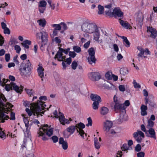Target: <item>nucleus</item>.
<instances>
[{
    "mask_svg": "<svg viewBox=\"0 0 157 157\" xmlns=\"http://www.w3.org/2000/svg\"><path fill=\"white\" fill-rule=\"evenodd\" d=\"M141 150V146L139 144H138L135 147V150L136 152L140 151Z\"/></svg>",
    "mask_w": 157,
    "mask_h": 157,
    "instance_id": "obj_51",
    "label": "nucleus"
},
{
    "mask_svg": "<svg viewBox=\"0 0 157 157\" xmlns=\"http://www.w3.org/2000/svg\"><path fill=\"white\" fill-rule=\"evenodd\" d=\"M42 104V102L40 101H39L37 104L33 103V105H32L33 106V111L28 108L26 109L25 111L29 117L32 116L33 113L34 115L36 116H39L40 113V115L42 116L41 114H44V111H41L43 109Z\"/></svg>",
    "mask_w": 157,
    "mask_h": 157,
    "instance_id": "obj_2",
    "label": "nucleus"
},
{
    "mask_svg": "<svg viewBox=\"0 0 157 157\" xmlns=\"http://www.w3.org/2000/svg\"><path fill=\"white\" fill-rule=\"evenodd\" d=\"M0 137L2 139H4L6 137V135L2 131V129L0 127Z\"/></svg>",
    "mask_w": 157,
    "mask_h": 157,
    "instance_id": "obj_44",
    "label": "nucleus"
},
{
    "mask_svg": "<svg viewBox=\"0 0 157 157\" xmlns=\"http://www.w3.org/2000/svg\"><path fill=\"white\" fill-rule=\"evenodd\" d=\"M101 102H94L92 104V107L93 109H98V108L99 103Z\"/></svg>",
    "mask_w": 157,
    "mask_h": 157,
    "instance_id": "obj_43",
    "label": "nucleus"
},
{
    "mask_svg": "<svg viewBox=\"0 0 157 157\" xmlns=\"http://www.w3.org/2000/svg\"><path fill=\"white\" fill-rule=\"evenodd\" d=\"M73 49L75 52H76L77 53L80 52L81 51V48L77 46H75L73 47Z\"/></svg>",
    "mask_w": 157,
    "mask_h": 157,
    "instance_id": "obj_47",
    "label": "nucleus"
},
{
    "mask_svg": "<svg viewBox=\"0 0 157 157\" xmlns=\"http://www.w3.org/2000/svg\"><path fill=\"white\" fill-rule=\"evenodd\" d=\"M31 44V41L28 40H25L22 43H21L22 45L25 48L28 49L29 48V45H30Z\"/></svg>",
    "mask_w": 157,
    "mask_h": 157,
    "instance_id": "obj_28",
    "label": "nucleus"
},
{
    "mask_svg": "<svg viewBox=\"0 0 157 157\" xmlns=\"http://www.w3.org/2000/svg\"><path fill=\"white\" fill-rule=\"evenodd\" d=\"M138 50L140 51V52L138 54V60L140 61V59H139V57H142V55L144 53L146 55H150L151 54V52L149 51V49L147 48H146L145 49H144L140 47L139 48H137Z\"/></svg>",
    "mask_w": 157,
    "mask_h": 157,
    "instance_id": "obj_14",
    "label": "nucleus"
},
{
    "mask_svg": "<svg viewBox=\"0 0 157 157\" xmlns=\"http://www.w3.org/2000/svg\"><path fill=\"white\" fill-rule=\"evenodd\" d=\"M144 17L143 15L141 13H138L137 16L136 21L138 22L141 23L143 21Z\"/></svg>",
    "mask_w": 157,
    "mask_h": 157,
    "instance_id": "obj_34",
    "label": "nucleus"
},
{
    "mask_svg": "<svg viewBox=\"0 0 157 157\" xmlns=\"http://www.w3.org/2000/svg\"><path fill=\"white\" fill-rule=\"evenodd\" d=\"M76 126L74 125L71 126L67 128L66 130L68 132L70 133V134H72L76 129Z\"/></svg>",
    "mask_w": 157,
    "mask_h": 157,
    "instance_id": "obj_30",
    "label": "nucleus"
},
{
    "mask_svg": "<svg viewBox=\"0 0 157 157\" xmlns=\"http://www.w3.org/2000/svg\"><path fill=\"white\" fill-rule=\"evenodd\" d=\"M76 54L74 52H69V55L71 57L74 58L75 57L76 55Z\"/></svg>",
    "mask_w": 157,
    "mask_h": 157,
    "instance_id": "obj_55",
    "label": "nucleus"
},
{
    "mask_svg": "<svg viewBox=\"0 0 157 157\" xmlns=\"http://www.w3.org/2000/svg\"><path fill=\"white\" fill-rule=\"evenodd\" d=\"M89 54V56L87 58V60L89 63L92 64L93 63H95L96 59L94 55L95 54V51L93 48H90L88 51Z\"/></svg>",
    "mask_w": 157,
    "mask_h": 157,
    "instance_id": "obj_9",
    "label": "nucleus"
},
{
    "mask_svg": "<svg viewBox=\"0 0 157 157\" xmlns=\"http://www.w3.org/2000/svg\"><path fill=\"white\" fill-rule=\"evenodd\" d=\"M120 102L118 100L117 97L116 95H114L113 97V102H112L110 104V106L111 107H113L114 104H115L116 103H117Z\"/></svg>",
    "mask_w": 157,
    "mask_h": 157,
    "instance_id": "obj_36",
    "label": "nucleus"
},
{
    "mask_svg": "<svg viewBox=\"0 0 157 157\" xmlns=\"http://www.w3.org/2000/svg\"><path fill=\"white\" fill-rule=\"evenodd\" d=\"M53 114L55 115V117L57 118H59V120L60 122L63 125H65V124H69L70 121H72L70 118L69 120L65 119L64 116L63 114L59 112V116H58L57 112L56 110L53 113Z\"/></svg>",
    "mask_w": 157,
    "mask_h": 157,
    "instance_id": "obj_7",
    "label": "nucleus"
},
{
    "mask_svg": "<svg viewBox=\"0 0 157 157\" xmlns=\"http://www.w3.org/2000/svg\"><path fill=\"white\" fill-rule=\"evenodd\" d=\"M140 109L141 110V114L142 116H145L147 114V108L146 105H141L140 107Z\"/></svg>",
    "mask_w": 157,
    "mask_h": 157,
    "instance_id": "obj_23",
    "label": "nucleus"
},
{
    "mask_svg": "<svg viewBox=\"0 0 157 157\" xmlns=\"http://www.w3.org/2000/svg\"><path fill=\"white\" fill-rule=\"evenodd\" d=\"M76 130L79 134L81 136L84 138L83 135L85 134L84 131L82 129L85 127V125L83 123L80 122L78 124L75 125Z\"/></svg>",
    "mask_w": 157,
    "mask_h": 157,
    "instance_id": "obj_11",
    "label": "nucleus"
},
{
    "mask_svg": "<svg viewBox=\"0 0 157 157\" xmlns=\"http://www.w3.org/2000/svg\"><path fill=\"white\" fill-rule=\"evenodd\" d=\"M94 146L95 148L98 149L100 148L101 145L100 143H99L97 138H95L94 139Z\"/></svg>",
    "mask_w": 157,
    "mask_h": 157,
    "instance_id": "obj_35",
    "label": "nucleus"
},
{
    "mask_svg": "<svg viewBox=\"0 0 157 157\" xmlns=\"http://www.w3.org/2000/svg\"><path fill=\"white\" fill-rule=\"evenodd\" d=\"M147 32L151 33L150 36L153 39H155L157 36L156 30L152 27H147Z\"/></svg>",
    "mask_w": 157,
    "mask_h": 157,
    "instance_id": "obj_15",
    "label": "nucleus"
},
{
    "mask_svg": "<svg viewBox=\"0 0 157 157\" xmlns=\"http://www.w3.org/2000/svg\"><path fill=\"white\" fill-rule=\"evenodd\" d=\"M120 74L123 75H126L128 73V70L126 68H121L120 70Z\"/></svg>",
    "mask_w": 157,
    "mask_h": 157,
    "instance_id": "obj_39",
    "label": "nucleus"
},
{
    "mask_svg": "<svg viewBox=\"0 0 157 157\" xmlns=\"http://www.w3.org/2000/svg\"><path fill=\"white\" fill-rule=\"evenodd\" d=\"M88 124H86V126L88 127L89 126H91L92 124V121L91 118L90 117H89L87 119Z\"/></svg>",
    "mask_w": 157,
    "mask_h": 157,
    "instance_id": "obj_52",
    "label": "nucleus"
},
{
    "mask_svg": "<svg viewBox=\"0 0 157 157\" xmlns=\"http://www.w3.org/2000/svg\"><path fill=\"white\" fill-rule=\"evenodd\" d=\"M94 33V39L95 41H98L100 43H101L102 42L101 40H99V39L100 37V33L99 32V30L97 28V30H95L93 33Z\"/></svg>",
    "mask_w": 157,
    "mask_h": 157,
    "instance_id": "obj_19",
    "label": "nucleus"
},
{
    "mask_svg": "<svg viewBox=\"0 0 157 157\" xmlns=\"http://www.w3.org/2000/svg\"><path fill=\"white\" fill-rule=\"evenodd\" d=\"M25 90L26 91L27 94L30 95V96L34 95V91L32 89H25Z\"/></svg>",
    "mask_w": 157,
    "mask_h": 157,
    "instance_id": "obj_48",
    "label": "nucleus"
},
{
    "mask_svg": "<svg viewBox=\"0 0 157 157\" xmlns=\"http://www.w3.org/2000/svg\"><path fill=\"white\" fill-rule=\"evenodd\" d=\"M18 57V56H15L14 57L13 60L14 62L16 63V64L18 65L19 64V62L18 60L17 59V57Z\"/></svg>",
    "mask_w": 157,
    "mask_h": 157,
    "instance_id": "obj_62",
    "label": "nucleus"
},
{
    "mask_svg": "<svg viewBox=\"0 0 157 157\" xmlns=\"http://www.w3.org/2000/svg\"><path fill=\"white\" fill-rule=\"evenodd\" d=\"M149 105L151 107H152L153 108H155V107H156L155 104L153 101H149Z\"/></svg>",
    "mask_w": 157,
    "mask_h": 157,
    "instance_id": "obj_61",
    "label": "nucleus"
},
{
    "mask_svg": "<svg viewBox=\"0 0 157 157\" xmlns=\"http://www.w3.org/2000/svg\"><path fill=\"white\" fill-rule=\"evenodd\" d=\"M145 153L144 152L141 151L137 154V157H144Z\"/></svg>",
    "mask_w": 157,
    "mask_h": 157,
    "instance_id": "obj_57",
    "label": "nucleus"
},
{
    "mask_svg": "<svg viewBox=\"0 0 157 157\" xmlns=\"http://www.w3.org/2000/svg\"><path fill=\"white\" fill-rule=\"evenodd\" d=\"M29 123H26L25 124V127H26V131L24 132V133L25 136H29V135L30 134L29 130L30 129V127L29 126Z\"/></svg>",
    "mask_w": 157,
    "mask_h": 157,
    "instance_id": "obj_27",
    "label": "nucleus"
},
{
    "mask_svg": "<svg viewBox=\"0 0 157 157\" xmlns=\"http://www.w3.org/2000/svg\"><path fill=\"white\" fill-rule=\"evenodd\" d=\"M89 78L93 81H98L101 78L99 73L98 72H91L88 74Z\"/></svg>",
    "mask_w": 157,
    "mask_h": 157,
    "instance_id": "obj_12",
    "label": "nucleus"
},
{
    "mask_svg": "<svg viewBox=\"0 0 157 157\" xmlns=\"http://www.w3.org/2000/svg\"><path fill=\"white\" fill-rule=\"evenodd\" d=\"M133 84L135 88H140L141 86L140 85L136 82L135 80L133 81Z\"/></svg>",
    "mask_w": 157,
    "mask_h": 157,
    "instance_id": "obj_56",
    "label": "nucleus"
},
{
    "mask_svg": "<svg viewBox=\"0 0 157 157\" xmlns=\"http://www.w3.org/2000/svg\"><path fill=\"white\" fill-rule=\"evenodd\" d=\"M82 29L84 32L92 33L97 30L98 27L95 23L84 22L82 25Z\"/></svg>",
    "mask_w": 157,
    "mask_h": 157,
    "instance_id": "obj_4",
    "label": "nucleus"
},
{
    "mask_svg": "<svg viewBox=\"0 0 157 157\" xmlns=\"http://www.w3.org/2000/svg\"><path fill=\"white\" fill-rule=\"evenodd\" d=\"M109 112L108 109L105 107H103L101 108V113L102 115L106 114Z\"/></svg>",
    "mask_w": 157,
    "mask_h": 157,
    "instance_id": "obj_33",
    "label": "nucleus"
},
{
    "mask_svg": "<svg viewBox=\"0 0 157 157\" xmlns=\"http://www.w3.org/2000/svg\"><path fill=\"white\" fill-rule=\"evenodd\" d=\"M121 38L123 40V41L126 44V45H125V46L127 47H129L130 46V43L129 41L128 40L127 38L124 36H122Z\"/></svg>",
    "mask_w": 157,
    "mask_h": 157,
    "instance_id": "obj_41",
    "label": "nucleus"
},
{
    "mask_svg": "<svg viewBox=\"0 0 157 157\" xmlns=\"http://www.w3.org/2000/svg\"><path fill=\"white\" fill-rule=\"evenodd\" d=\"M46 8H44L42 7H39V11L41 13H43L45 10Z\"/></svg>",
    "mask_w": 157,
    "mask_h": 157,
    "instance_id": "obj_63",
    "label": "nucleus"
},
{
    "mask_svg": "<svg viewBox=\"0 0 157 157\" xmlns=\"http://www.w3.org/2000/svg\"><path fill=\"white\" fill-rule=\"evenodd\" d=\"M70 50V48H68L67 49H64L60 48H59V51H60L62 53L63 52L66 54H68Z\"/></svg>",
    "mask_w": 157,
    "mask_h": 157,
    "instance_id": "obj_45",
    "label": "nucleus"
},
{
    "mask_svg": "<svg viewBox=\"0 0 157 157\" xmlns=\"http://www.w3.org/2000/svg\"><path fill=\"white\" fill-rule=\"evenodd\" d=\"M52 140L53 142L54 143H56L58 142V137L56 136H53L52 138Z\"/></svg>",
    "mask_w": 157,
    "mask_h": 157,
    "instance_id": "obj_54",
    "label": "nucleus"
},
{
    "mask_svg": "<svg viewBox=\"0 0 157 157\" xmlns=\"http://www.w3.org/2000/svg\"><path fill=\"white\" fill-rule=\"evenodd\" d=\"M44 69L42 67L40 66L37 69V71L38 73L39 76L40 78H42L41 79L42 81L43 80L42 78L44 76Z\"/></svg>",
    "mask_w": 157,
    "mask_h": 157,
    "instance_id": "obj_25",
    "label": "nucleus"
},
{
    "mask_svg": "<svg viewBox=\"0 0 157 157\" xmlns=\"http://www.w3.org/2000/svg\"><path fill=\"white\" fill-rule=\"evenodd\" d=\"M48 127V124H46L42 128H40V129L38 133L39 134L38 136H42V139L44 141L47 140H48V138L46 136H48L50 137L53 134V128H51L48 129L47 128Z\"/></svg>",
    "mask_w": 157,
    "mask_h": 157,
    "instance_id": "obj_3",
    "label": "nucleus"
},
{
    "mask_svg": "<svg viewBox=\"0 0 157 157\" xmlns=\"http://www.w3.org/2000/svg\"><path fill=\"white\" fill-rule=\"evenodd\" d=\"M133 136L136 140L139 143H140L142 138L145 137L144 133L140 130H137V132H134Z\"/></svg>",
    "mask_w": 157,
    "mask_h": 157,
    "instance_id": "obj_10",
    "label": "nucleus"
},
{
    "mask_svg": "<svg viewBox=\"0 0 157 157\" xmlns=\"http://www.w3.org/2000/svg\"><path fill=\"white\" fill-rule=\"evenodd\" d=\"M32 69V64L29 60H27L21 63L19 69L21 76L27 77L31 74Z\"/></svg>",
    "mask_w": 157,
    "mask_h": 157,
    "instance_id": "obj_1",
    "label": "nucleus"
},
{
    "mask_svg": "<svg viewBox=\"0 0 157 157\" xmlns=\"http://www.w3.org/2000/svg\"><path fill=\"white\" fill-rule=\"evenodd\" d=\"M4 29V34H10V30L8 28H6Z\"/></svg>",
    "mask_w": 157,
    "mask_h": 157,
    "instance_id": "obj_60",
    "label": "nucleus"
},
{
    "mask_svg": "<svg viewBox=\"0 0 157 157\" xmlns=\"http://www.w3.org/2000/svg\"><path fill=\"white\" fill-rule=\"evenodd\" d=\"M78 66V64L76 61H73L71 64V68L73 70H75Z\"/></svg>",
    "mask_w": 157,
    "mask_h": 157,
    "instance_id": "obj_49",
    "label": "nucleus"
},
{
    "mask_svg": "<svg viewBox=\"0 0 157 157\" xmlns=\"http://www.w3.org/2000/svg\"><path fill=\"white\" fill-rule=\"evenodd\" d=\"M147 132H148L150 135V136L147 135V137L153 138L155 140L156 139L155 132L153 128H149Z\"/></svg>",
    "mask_w": 157,
    "mask_h": 157,
    "instance_id": "obj_21",
    "label": "nucleus"
},
{
    "mask_svg": "<svg viewBox=\"0 0 157 157\" xmlns=\"http://www.w3.org/2000/svg\"><path fill=\"white\" fill-rule=\"evenodd\" d=\"M98 13L99 14H102L104 11V8L103 6H101L100 5H99L98 6Z\"/></svg>",
    "mask_w": 157,
    "mask_h": 157,
    "instance_id": "obj_40",
    "label": "nucleus"
},
{
    "mask_svg": "<svg viewBox=\"0 0 157 157\" xmlns=\"http://www.w3.org/2000/svg\"><path fill=\"white\" fill-rule=\"evenodd\" d=\"M104 86L105 88L108 90H113L115 89V86L110 82H109L108 84H105Z\"/></svg>",
    "mask_w": 157,
    "mask_h": 157,
    "instance_id": "obj_26",
    "label": "nucleus"
},
{
    "mask_svg": "<svg viewBox=\"0 0 157 157\" xmlns=\"http://www.w3.org/2000/svg\"><path fill=\"white\" fill-rule=\"evenodd\" d=\"M120 24L123 27L126 29H130L129 27L130 26V25L126 22H124L123 20H120Z\"/></svg>",
    "mask_w": 157,
    "mask_h": 157,
    "instance_id": "obj_32",
    "label": "nucleus"
},
{
    "mask_svg": "<svg viewBox=\"0 0 157 157\" xmlns=\"http://www.w3.org/2000/svg\"><path fill=\"white\" fill-rule=\"evenodd\" d=\"M47 3L46 1L44 0L41 1L39 2L38 6L39 7H42L46 8Z\"/></svg>",
    "mask_w": 157,
    "mask_h": 157,
    "instance_id": "obj_42",
    "label": "nucleus"
},
{
    "mask_svg": "<svg viewBox=\"0 0 157 157\" xmlns=\"http://www.w3.org/2000/svg\"><path fill=\"white\" fill-rule=\"evenodd\" d=\"M6 101L7 99L4 95L0 93V105L3 106L4 105V103H3V102H6Z\"/></svg>",
    "mask_w": 157,
    "mask_h": 157,
    "instance_id": "obj_31",
    "label": "nucleus"
},
{
    "mask_svg": "<svg viewBox=\"0 0 157 157\" xmlns=\"http://www.w3.org/2000/svg\"><path fill=\"white\" fill-rule=\"evenodd\" d=\"M5 59L6 62H8L10 59V55L9 54H6L5 55Z\"/></svg>",
    "mask_w": 157,
    "mask_h": 157,
    "instance_id": "obj_58",
    "label": "nucleus"
},
{
    "mask_svg": "<svg viewBox=\"0 0 157 157\" xmlns=\"http://www.w3.org/2000/svg\"><path fill=\"white\" fill-rule=\"evenodd\" d=\"M90 98L91 100L94 102H101L100 97L97 94H92L90 95Z\"/></svg>",
    "mask_w": 157,
    "mask_h": 157,
    "instance_id": "obj_22",
    "label": "nucleus"
},
{
    "mask_svg": "<svg viewBox=\"0 0 157 157\" xmlns=\"http://www.w3.org/2000/svg\"><path fill=\"white\" fill-rule=\"evenodd\" d=\"M119 90L122 92H124L125 90V88L124 85H120L119 86Z\"/></svg>",
    "mask_w": 157,
    "mask_h": 157,
    "instance_id": "obj_59",
    "label": "nucleus"
},
{
    "mask_svg": "<svg viewBox=\"0 0 157 157\" xmlns=\"http://www.w3.org/2000/svg\"><path fill=\"white\" fill-rule=\"evenodd\" d=\"M154 125V122L151 121V120H149L147 121V124L146 126L147 128L149 129L152 128Z\"/></svg>",
    "mask_w": 157,
    "mask_h": 157,
    "instance_id": "obj_37",
    "label": "nucleus"
},
{
    "mask_svg": "<svg viewBox=\"0 0 157 157\" xmlns=\"http://www.w3.org/2000/svg\"><path fill=\"white\" fill-rule=\"evenodd\" d=\"M141 130L144 132H145L146 134L147 133V131L146 130V128L144 124H142L141 126Z\"/></svg>",
    "mask_w": 157,
    "mask_h": 157,
    "instance_id": "obj_64",
    "label": "nucleus"
},
{
    "mask_svg": "<svg viewBox=\"0 0 157 157\" xmlns=\"http://www.w3.org/2000/svg\"><path fill=\"white\" fill-rule=\"evenodd\" d=\"M124 104H121L120 102L114 105L113 107H111L112 109H113L114 111L116 113H125V109Z\"/></svg>",
    "mask_w": 157,
    "mask_h": 157,
    "instance_id": "obj_8",
    "label": "nucleus"
},
{
    "mask_svg": "<svg viewBox=\"0 0 157 157\" xmlns=\"http://www.w3.org/2000/svg\"><path fill=\"white\" fill-rule=\"evenodd\" d=\"M109 10L108 12L106 13V14L108 15H113L114 16L121 17L123 16V13L121 10L118 8H115L112 13H109Z\"/></svg>",
    "mask_w": 157,
    "mask_h": 157,
    "instance_id": "obj_13",
    "label": "nucleus"
},
{
    "mask_svg": "<svg viewBox=\"0 0 157 157\" xmlns=\"http://www.w3.org/2000/svg\"><path fill=\"white\" fill-rule=\"evenodd\" d=\"M37 22L40 26L42 27H45L46 23V20L44 18L37 20Z\"/></svg>",
    "mask_w": 157,
    "mask_h": 157,
    "instance_id": "obj_29",
    "label": "nucleus"
},
{
    "mask_svg": "<svg viewBox=\"0 0 157 157\" xmlns=\"http://www.w3.org/2000/svg\"><path fill=\"white\" fill-rule=\"evenodd\" d=\"M63 54L59 50L56 55L54 58L55 59H57L58 61H62L63 59L65 60L66 58V56H63Z\"/></svg>",
    "mask_w": 157,
    "mask_h": 157,
    "instance_id": "obj_20",
    "label": "nucleus"
},
{
    "mask_svg": "<svg viewBox=\"0 0 157 157\" xmlns=\"http://www.w3.org/2000/svg\"><path fill=\"white\" fill-rule=\"evenodd\" d=\"M9 118V117L5 115L3 112H0V122L3 123L5 122V120H7Z\"/></svg>",
    "mask_w": 157,
    "mask_h": 157,
    "instance_id": "obj_24",
    "label": "nucleus"
},
{
    "mask_svg": "<svg viewBox=\"0 0 157 157\" xmlns=\"http://www.w3.org/2000/svg\"><path fill=\"white\" fill-rule=\"evenodd\" d=\"M105 76L106 78L107 79L111 80L112 78V73L109 72H108L105 74Z\"/></svg>",
    "mask_w": 157,
    "mask_h": 157,
    "instance_id": "obj_46",
    "label": "nucleus"
},
{
    "mask_svg": "<svg viewBox=\"0 0 157 157\" xmlns=\"http://www.w3.org/2000/svg\"><path fill=\"white\" fill-rule=\"evenodd\" d=\"M14 49L17 53H19L21 50L20 46L18 45H16L14 46Z\"/></svg>",
    "mask_w": 157,
    "mask_h": 157,
    "instance_id": "obj_53",
    "label": "nucleus"
},
{
    "mask_svg": "<svg viewBox=\"0 0 157 157\" xmlns=\"http://www.w3.org/2000/svg\"><path fill=\"white\" fill-rule=\"evenodd\" d=\"M60 24H61V28L62 27L63 29V31H65L67 29V27L65 23L64 22H62L60 23Z\"/></svg>",
    "mask_w": 157,
    "mask_h": 157,
    "instance_id": "obj_50",
    "label": "nucleus"
},
{
    "mask_svg": "<svg viewBox=\"0 0 157 157\" xmlns=\"http://www.w3.org/2000/svg\"><path fill=\"white\" fill-rule=\"evenodd\" d=\"M54 28L53 32L52 35L53 36H57L58 35V31H60L61 29V26L60 23L59 24H53L51 25Z\"/></svg>",
    "mask_w": 157,
    "mask_h": 157,
    "instance_id": "obj_16",
    "label": "nucleus"
},
{
    "mask_svg": "<svg viewBox=\"0 0 157 157\" xmlns=\"http://www.w3.org/2000/svg\"><path fill=\"white\" fill-rule=\"evenodd\" d=\"M130 149H132V148L126 144H123L121 147L122 151H127L128 150H130Z\"/></svg>",
    "mask_w": 157,
    "mask_h": 157,
    "instance_id": "obj_38",
    "label": "nucleus"
},
{
    "mask_svg": "<svg viewBox=\"0 0 157 157\" xmlns=\"http://www.w3.org/2000/svg\"><path fill=\"white\" fill-rule=\"evenodd\" d=\"M36 37L37 39H41V43H40V48L46 44L48 41V33L46 31H42L36 33Z\"/></svg>",
    "mask_w": 157,
    "mask_h": 157,
    "instance_id": "obj_5",
    "label": "nucleus"
},
{
    "mask_svg": "<svg viewBox=\"0 0 157 157\" xmlns=\"http://www.w3.org/2000/svg\"><path fill=\"white\" fill-rule=\"evenodd\" d=\"M59 144L62 145V147L64 150H66L68 148V145L67 143L66 140H64V139L63 138L60 137L59 138Z\"/></svg>",
    "mask_w": 157,
    "mask_h": 157,
    "instance_id": "obj_18",
    "label": "nucleus"
},
{
    "mask_svg": "<svg viewBox=\"0 0 157 157\" xmlns=\"http://www.w3.org/2000/svg\"><path fill=\"white\" fill-rule=\"evenodd\" d=\"M112 126L113 123L111 121H107L104 123V129L106 132H108Z\"/></svg>",
    "mask_w": 157,
    "mask_h": 157,
    "instance_id": "obj_17",
    "label": "nucleus"
},
{
    "mask_svg": "<svg viewBox=\"0 0 157 157\" xmlns=\"http://www.w3.org/2000/svg\"><path fill=\"white\" fill-rule=\"evenodd\" d=\"M5 89L8 91H9L10 90H13L17 92L20 93L23 90V87L21 86L19 87L15 83L11 82L10 84H6Z\"/></svg>",
    "mask_w": 157,
    "mask_h": 157,
    "instance_id": "obj_6",
    "label": "nucleus"
}]
</instances>
